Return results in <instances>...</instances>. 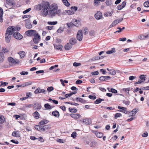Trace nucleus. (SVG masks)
<instances>
[{
  "instance_id": "f257e3e1",
  "label": "nucleus",
  "mask_w": 149,
  "mask_h": 149,
  "mask_svg": "<svg viewBox=\"0 0 149 149\" xmlns=\"http://www.w3.org/2000/svg\"><path fill=\"white\" fill-rule=\"evenodd\" d=\"M58 8L56 4L54 3L50 5L48 2L45 1H43L41 4L36 5L34 7L35 10H41L40 14L44 17L46 16L48 14V10H56Z\"/></svg>"
},
{
  "instance_id": "f03ea898",
  "label": "nucleus",
  "mask_w": 149,
  "mask_h": 149,
  "mask_svg": "<svg viewBox=\"0 0 149 149\" xmlns=\"http://www.w3.org/2000/svg\"><path fill=\"white\" fill-rule=\"evenodd\" d=\"M13 28L11 29L8 27L6 30V32L5 34V40L6 42L9 43L10 41V35L13 34V32L14 31Z\"/></svg>"
},
{
  "instance_id": "7ed1b4c3",
  "label": "nucleus",
  "mask_w": 149,
  "mask_h": 149,
  "mask_svg": "<svg viewBox=\"0 0 149 149\" xmlns=\"http://www.w3.org/2000/svg\"><path fill=\"white\" fill-rule=\"evenodd\" d=\"M8 61L9 62V65L11 66H14L16 64H18L19 61L17 59H14L11 57H9L8 58Z\"/></svg>"
},
{
  "instance_id": "20e7f679",
  "label": "nucleus",
  "mask_w": 149,
  "mask_h": 149,
  "mask_svg": "<svg viewBox=\"0 0 149 149\" xmlns=\"http://www.w3.org/2000/svg\"><path fill=\"white\" fill-rule=\"evenodd\" d=\"M37 32L35 30H29L26 32V33L27 36H34Z\"/></svg>"
},
{
  "instance_id": "39448f33",
  "label": "nucleus",
  "mask_w": 149,
  "mask_h": 149,
  "mask_svg": "<svg viewBox=\"0 0 149 149\" xmlns=\"http://www.w3.org/2000/svg\"><path fill=\"white\" fill-rule=\"evenodd\" d=\"M12 34H13V36L15 38L19 40L22 39L23 38V36L17 32H13Z\"/></svg>"
},
{
  "instance_id": "423d86ee",
  "label": "nucleus",
  "mask_w": 149,
  "mask_h": 149,
  "mask_svg": "<svg viewBox=\"0 0 149 149\" xmlns=\"http://www.w3.org/2000/svg\"><path fill=\"white\" fill-rule=\"evenodd\" d=\"M40 36L38 34V33H37L34 36V37L33 38V40L35 44H37L40 41Z\"/></svg>"
},
{
  "instance_id": "0eeeda50",
  "label": "nucleus",
  "mask_w": 149,
  "mask_h": 149,
  "mask_svg": "<svg viewBox=\"0 0 149 149\" xmlns=\"http://www.w3.org/2000/svg\"><path fill=\"white\" fill-rule=\"evenodd\" d=\"M83 35L82 31L81 30H79L78 31L77 34V39L80 41L82 40Z\"/></svg>"
},
{
  "instance_id": "6e6552de",
  "label": "nucleus",
  "mask_w": 149,
  "mask_h": 149,
  "mask_svg": "<svg viewBox=\"0 0 149 149\" xmlns=\"http://www.w3.org/2000/svg\"><path fill=\"white\" fill-rule=\"evenodd\" d=\"M34 93L35 94L39 93H46V91L44 89H41L40 88H37L34 91Z\"/></svg>"
},
{
  "instance_id": "1a4fd4ad",
  "label": "nucleus",
  "mask_w": 149,
  "mask_h": 149,
  "mask_svg": "<svg viewBox=\"0 0 149 149\" xmlns=\"http://www.w3.org/2000/svg\"><path fill=\"white\" fill-rule=\"evenodd\" d=\"M82 122L84 124L89 125L91 123L92 121L91 119L87 118L83 119Z\"/></svg>"
},
{
  "instance_id": "9d476101",
  "label": "nucleus",
  "mask_w": 149,
  "mask_h": 149,
  "mask_svg": "<svg viewBox=\"0 0 149 149\" xmlns=\"http://www.w3.org/2000/svg\"><path fill=\"white\" fill-rule=\"evenodd\" d=\"M95 17L97 19L99 20L102 17V14L101 12L98 11L95 15Z\"/></svg>"
},
{
  "instance_id": "9b49d317",
  "label": "nucleus",
  "mask_w": 149,
  "mask_h": 149,
  "mask_svg": "<svg viewBox=\"0 0 149 149\" xmlns=\"http://www.w3.org/2000/svg\"><path fill=\"white\" fill-rule=\"evenodd\" d=\"M6 3L8 6L10 7V8H11L15 4L13 0H6Z\"/></svg>"
},
{
  "instance_id": "f8f14e48",
  "label": "nucleus",
  "mask_w": 149,
  "mask_h": 149,
  "mask_svg": "<svg viewBox=\"0 0 149 149\" xmlns=\"http://www.w3.org/2000/svg\"><path fill=\"white\" fill-rule=\"evenodd\" d=\"M111 78L109 76H101L99 77V79L100 81H106L107 80H109Z\"/></svg>"
},
{
  "instance_id": "ddd939ff",
  "label": "nucleus",
  "mask_w": 149,
  "mask_h": 149,
  "mask_svg": "<svg viewBox=\"0 0 149 149\" xmlns=\"http://www.w3.org/2000/svg\"><path fill=\"white\" fill-rule=\"evenodd\" d=\"M139 110L137 108H136L132 110L131 112L129 113V116L131 115L132 116H134L138 111Z\"/></svg>"
},
{
  "instance_id": "4468645a",
  "label": "nucleus",
  "mask_w": 149,
  "mask_h": 149,
  "mask_svg": "<svg viewBox=\"0 0 149 149\" xmlns=\"http://www.w3.org/2000/svg\"><path fill=\"white\" fill-rule=\"evenodd\" d=\"M72 22H73V25L79 27L80 25V22L75 19L73 20Z\"/></svg>"
},
{
  "instance_id": "2eb2a0df",
  "label": "nucleus",
  "mask_w": 149,
  "mask_h": 149,
  "mask_svg": "<svg viewBox=\"0 0 149 149\" xmlns=\"http://www.w3.org/2000/svg\"><path fill=\"white\" fill-rule=\"evenodd\" d=\"M70 116L74 118H79L80 117V115L78 113H71Z\"/></svg>"
},
{
  "instance_id": "dca6fc26",
  "label": "nucleus",
  "mask_w": 149,
  "mask_h": 149,
  "mask_svg": "<svg viewBox=\"0 0 149 149\" xmlns=\"http://www.w3.org/2000/svg\"><path fill=\"white\" fill-rule=\"evenodd\" d=\"M77 41L75 38H72L69 40V43L72 45H74L76 44Z\"/></svg>"
},
{
  "instance_id": "f3484780",
  "label": "nucleus",
  "mask_w": 149,
  "mask_h": 149,
  "mask_svg": "<svg viewBox=\"0 0 149 149\" xmlns=\"http://www.w3.org/2000/svg\"><path fill=\"white\" fill-rule=\"evenodd\" d=\"M72 47V45L70 43H67L65 46V49L67 50L70 49Z\"/></svg>"
},
{
  "instance_id": "a211bd4d",
  "label": "nucleus",
  "mask_w": 149,
  "mask_h": 149,
  "mask_svg": "<svg viewBox=\"0 0 149 149\" xmlns=\"http://www.w3.org/2000/svg\"><path fill=\"white\" fill-rule=\"evenodd\" d=\"M34 108L37 109H40L41 108V106L40 104L38 103H35L34 105Z\"/></svg>"
},
{
  "instance_id": "6ab92c4d",
  "label": "nucleus",
  "mask_w": 149,
  "mask_h": 149,
  "mask_svg": "<svg viewBox=\"0 0 149 149\" xmlns=\"http://www.w3.org/2000/svg\"><path fill=\"white\" fill-rule=\"evenodd\" d=\"M12 135L17 137H19L20 136L19 131H14L12 133Z\"/></svg>"
},
{
  "instance_id": "aec40b11",
  "label": "nucleus",
  "mask_w": 149,
  "mask_h": 149,
  "mask_svg": "<svg viewBox=\"0 0 149 149\" xmlns=\"http://www.w3.org/2000/svg\"><path fill=\"white\" fill-rule=\"evenodd\" d=\"M33 117L36 119H38L39 118L40 114L37 111H35L32 114Z\"/></svg>"
},
{
  "instance_id": "412c9836",
  "label": "nucleus",
  "mask_w": 149,
  "mask_h": 149,
  "mask_svg": "<svg viewBox=\"0 0 149 149\" xmlns=\"http://www.w3.org/2000/svg\"><path fill=\"white\" fill-rule=\"evenodd\" d=\"M54 48L57 50H62L63 48V46L61 45H54Z\"/></svg>"
},
{
  "instance_id": "4be33fe9",
  "label": "nucleus",
  "mask_w": 149,
  "mask_h": 149,
  "mask_svg": "<svg viewBox=\"0 0 149 149\" xmlns=\"http://www.w3.org/2000/svg\"><path fill=\"white\" fill-rule=\"evenodd\" d=\"M49 15L51 17H53L55 16V11L56 10H48Z\"/></svg>"
},
{
  "instance_id": "5701e85b",
  "label": "nucleus",
  "mask_w": 149,
  "mask_h": 149,
  "mask_svg": "<svg viewBox=\"0 0 149 149\" xmlns=\"http://www.w3.org/2000/svg\"><path fill=\"white\" fill-rule=\"evenodd\" d=\"M52 114L53 116L57 118H58L60 115L59 112L56 110L53 111Z\"/></svg>"
},
{
  "instance_id": "b1692460",
  "label": "nucleus",
  "mask_w": 149,
  "mask_h": 149,
  "mask_svg": "<svg viewBox=\"0 0 149 149\" xmlns=\"http://www.w3.org/2000/svg\"><path fill=\"white\" fill-rule=\"evenodd\" d=\"M42 132L46 131L48 129L50 128V126L49 125H46L44 126H42Z\"/></svg>"
},
{
  "instance_id": "393cba45",
  "label": "nucleus",
  "mask_w": 149,
  "mask_h": 149,
  "mask_svg": "<svg viewBox=\"0 0 149 149\" xmlns=\"http://www.w3.org/2000/svg\"><path fill=\"white\" fill-rule=\"evenodd\" d=\"M63 13L64 14L70 15L73 14L74 13V12L72 10H65Z\"/></svg>"
},
{
  "instance_id": "a878e982",
  "label": "nucleus",
  "mask_w": 149,
  "mask_h": 149,
  "mask_svg": "<svg viewBox=\"0 0 149 149\" xmlns=\"http://www.w3.org/2000/svg\"><path fill=\"white\" fill-rule=\"evenodd\" d=\"M49 121L47 120H43L40 121L39 123V124L40 125V126L43 125L45 124H47L48 123Z\"/></svg>"
},
{
  "instance_id": "bb28decb",
  "label": "nucleus",
  "mask_w": 149,
  "mask_h": 149,
  "mask_svg": "<svg viewBox=\"0 0 149 149\" xmlns=\"http://www.w3.org/2000/svg\"><path fill=\"white\" fill-rule=\"evenodd\" d=\"M9 27L11 29H13V28L14 29V31H13V32H17V31H19L21 29V28L20 27H18V26H16V28H15L13 26Z\"/></svg>"
},
{
  "instance_id": "cd10ccee",
  "label": "nucleus",
  "mask_w": 149,
  "mask_h": 149,
  "mask_svg": "<svg viewBox=\"0 0 149 149\" xmlns=\"http://www.w3.org/2000/svg\"><path fill=\"white\" fill-rule=\"evenodd\" d=\"M4 55L3 52L0 53V63H2L4 59Z\"/></svg>"
},
{
  "instance_id": "c85d7f7f",
  "label": "nucleus",
  "mask_w": 149,
  "mask_h": 149,
  "mask_svg": "<svg viewBox=\"0 0 149 149\" xmlns=\"http://www.w3.org/2000/svg\"><path fill=\"white\" fill-rule=\"evenodd\" d=\"M18 54H19L21 58H23L24 57L25 52L23 51H21L19 52Z\"/></svg>"
},
{
  "instance_id": "c756f323",
  "label": "nucleus",
  "mask_w": 149,
  "mask_h": 149,
  "mask_svg": "<svg viewBox=\"0 0 149 149\" xmlns=\"http://www.w3.org/2000/svg\"><path fill=\"white\" fill-rule=\"evenodd\" d=\"M45 108L47 110H50L53 108V107H51L49 104H46L44 105Z\"/></svg>"
},
{
  "instance_id": "7c9ffc66",
  "label": "nucleus",
  "mask_w": 149,
  "mask_h": 149,
  "mask_svg": "<svg viewBox=\"0 0 149 149\" xmlns=\"http://www.w3.org/2000/svg\"><path fill=\"white\" fill-rule=\"evenodd\" d=\"M35 128L38 131L40 132H42V126L37 125H36L35 127Z\"/></svg>"
},
{
  "instance_id": "2f4dec72",
  "label": "nucleus",
  "mask_w": 149,
  "mask_h": 149,
  "mask_svg": "<svg viewBox=\"0 0 149 149\" xmlns=\"http://www.w3.org/2000/svg\"><path fill=\"white\" fill-rule=\"evenodd\" d=\"M115 48H113L111 49V50L107 51L106 52V53L107 54H109L114 53L115 52Z\"/></svg>"
},
{
  "instance_id": "473e14b6",
  "label": "nucleus",
  "mask_w": 149,
  "mask_h": 149,
  "mask_svg": "<svg viewBox=\"0 0 149 149\" xmlns=\"http://www.w3.org/2000/svg\"><path fill=\"white\" fill-rule=\"evenodd\" d=\"M104 101V99L98 98L95 101L94 103L95 104H98L100 103L102 101Z\"/></svg>"
},
{
  "instance_id": "72a5a7b5",
  "label": "nucleus",
  "mask_w": 149,
  "mask_h": 149,
  "mask_svg": "<svg viewBox=\"0 0 149 149\" xmlns=\"http://www.w3.org/2000/svg\"><path fill=\"white\" fill-rule=\"evenodd\" d=\"M116 73V71L113 69H111L109 72V74L112 75H114Z\"/></svg>"
},
{
  "instance_id": "f704fd0d",
  "label": "nucleus",
  "mask_w": 149,
  "mask_h": 149,
  "mask_svg": "<svg viewBox=\"0 0 149 149\" xmlns=\"http://www.w3.org/2000/svg\"><path fill=\"white\" fill-rule=\"evenodd\" d=\"M96 135L97 137L99 138H101L103 136V134L102 132H98L96 133Z\"/></svg>"
},
{
  "instance_id": "c9c22d12",
  "label": "nucleus",
  "mask_w": 149,
  "mask_h": 149,
  "mask_svg": "<svg viewBox=\"0 0 149 149\" xmlns=\"http://www.w3.org/2000/svg\"><path fill=\"white\" fill-rule=\"evenodd\" d=\"M62 1L64 4L66 6L68 7L70 6V4L67 0H62Z\"/></svg>"
},
{
  "instance_id": "e433bc0d",
  "label": "nucleus",
  "mask_w": 149,
  "mask_h": 149,
  "mask_svg": "<svg viewBox=\"0 0 149 149\" xmlns=\"http://www.w3.org/2000/svg\"><path fill=\"white\" fill-rule=\"evenodd\" d=\"M97 143L96 142L93 141L90 144L91 147H95L97 145Z\"/></svg>"
},
{
  "instance_id": "4c0bfd02",
  "label": "nucleus",
  "mask_w": 149,
  "mask_h": 149,
  "mask_svg": "<svg viewBox=\"0 0 149 149\" xmlns=\"http://www.w3.org/2000/svg\"><path fill=\"white\" fill-rule=\"evenodd\" d=\"M26 27L27 29H30L32 28V26L30 23L28 22L26 24Z\"/></svg>"
},
{
  "instance_id": "58836bf2",
  "label": "nucleus",
  "mask_w": 149,
  "mask_h": 149,
  "mask_svg": "<svg viewBox=\"0 0 149 149\" xmlns=\"http://www.w3.org/2000/svg\"><path fill=\"white\" fill-rule=\"evenodd\" d=\"M4 117L3 116L0 115V123L2 124L4 123Z\"/></svg>"
},
{
  "instance_id": "ea45409f",
  "label": "nucleus",
  "mask_w": 149,
  "mask_h": 149,
  "mask_svg": "<svg viewBox=\"0 0 149 149\" xmlns=\"http://www.w3.org/2000/svg\"><path fill=\"white\" fill-rule=\"evenodd\" d=\"M101 57H100L99 56H95V57H93L92 59V61H95V60H98V59H101L103 57H102V56H101Z\"/></svg>"
},
{
  "instance_id": "a19ab883",
  "label": "nucleus",
  "mask_w": 149,
  "mask_h": 149,
  "mask_svg": "<svg viewBox=\"0 0 149 149\" xmlns=\"http://www.w3.org/2000/svg\"><path fill=\"white\" fill-rule=\"evenodd\" d=\"M61 14V10L60 9L58 10V9L55 11V15H57L60 16Z\"/></svg>"
},
{
  "instance_id": "79ce46f5",
  "label": "nucleus",
  "mask_w": 149,
  "mask_h": 149,
  "mask_svg": "<svg viewBox=\"0 0 149 149\" xmlns=\"http://www.w3.org/2000/svg\"><path fill=\"white\" fill-rule=\"evenodd\" d=\"M57 23V22L56 21L55 22H48L47 23L49 25H55Z\"/></svg>"
},
{
  "instance_id": "37998d69",
  "label": "nucleus",
  "mask_w": 149,
  "mask_h": 149,
  "mask_svg": "<svg viewBox=\"0 0 149 149\" xmlns=\"http://www.w3.org/2000/svg\"><path fill=\"white\" fill-rule=\"evenodd\" d=\"M144 6L146 7H149V1H147L143 3Z\"/></svg>"
},
{
  "instance_id": "c03bdc74",
  "label": "nucleus",
  "mask_w": 149,
  "mask_h": 149,
  "mask_svg": "<svg viewBox=\"0 0 149 149\" xmlns=\"http://www.w3.org/2000/svg\"><path fill=\"white\" fill-rule=\"evenodd\" d=\"M130 90V88H123V90L126 93L129 94V91Z\"/></svg>"
},
{
  "instance_id": "a18cd8bd",
  "label": "nucleus",
  "mask_w": 149,
  "mask_h": 149,
  "mask_svg": "<svg viewBox=\"0 0 149 149\" xmlns=\"http://www.w3.org/2000/svg\"><path fill=\"white\" fill-rule=\"evenodd\" d=\"M69 110L70 111V112L75 113H76L77 111V110L75 109H71L70 108H69Z\"/></svg>"
},
{
  "instance_id": "49530a36",
  "label": "nucleus",
  "mask_w": 149,
  "mask_h": 149,
  "mask_svg": "<svg viewBox=\"0 0 149 149\" xmlns=\"http://www.w3.org/2000/svg\"><path fill=\"white\" fill-rule=\"evenodd\" d=\"M122 116V114L120 113H117L115 114L114 118L117 119L118 118Z\"/></svg>"
},
{
  "instance_id": "de8ad7c7",
  "label": "nucleus",
  "mask_w": 149,
  "mask_h": 149,
  "mask_svg": "<svg viewBox=\"0 0 149 149\" xmlns=\"http://www.w3.org/2000/svg\"><path fill=\"white\" fill-rule=\"evenodd\" d=\"M65 103H67V104H71L72 105H75V106H77V105H79V104L78 103H74V102L72 103V102H65Z\"/></svg>"
},
{
  "instance_id": "09e8293b",
  "label": "nucleus",
  "mask_w": 149,
  "mask_h": 149,
  "mask_svg": "<svg viewBox=\"0 0 149 149\" xmlns=\"http://www.w3.org/2000/svg\"><path fill=\"white\" fill-rule=\"evenodd\" d=\"M106 3L107 5L110 6L112 4V1L111 0H107Z\"/></svg>"
},
{
  "instance_id": "8fccbe9b",
  "label": "nucleus",
  "mask_w": 149,
  "mask_h": 149,
  "mask_svg": "<svg viewBox=\"0 0 149 149\" xmlns=\"http://www.w3.org/2000/svg\"><path fill=\"white\" fill-rule=\"evenodd\" d=\"M141 89L143 90H149V86L146 87H142L141 88H140L139 90H141Z\"/></svg>"
},
{
  "instance_id": "3c124183",
  "label": "nucleus",
  "mask_w": 149,
  "mask_h": 149,
  "mask_svg": "<svg viewBox=\"0 0 149 149\" xmlns=\"http://www.w3.org/2000/svg\"><path fill=\"white\" fill-rule=\"evenodd\" d=\"M109 92L114 93H116L117 92V91L116 90L112 88H111L110 90H109Z\"/></svg>"
},
{
  "instance_id": "603ef678",
  "label": "nucleus",
  "mask_w": 149,
  "mask_h": 149,
  "mask_svg": "<svg viewBox=\"0 0 149 149\" xmlns=\"http://www.w3.org/2000/svg\"><path fill=\"white\" fill-rule=\"evenodd\" d=\"M139 78L141 81H144L145 80L146 77L144 75H141L140 76Z\"/></svg>"
},
{
  "instance_id": "864d4df0",
  "label": "nucleus",
  "mask_w": 149,
  "mask_h": 149,
  "mask_svg": "<svg viewBox=\"0 0 149 149\" xmlns=\"http://www.w3.org/2000/svg\"><path fill=\"white\" fill-rule=\"evenodd\" d=\"M81 65V64L80 63H77V62H74L73 64V65L75 67H77L80 66Z\"/></svg>"
},
{
  "instance_id": "5fc2aeb1",
  "label": "nucleus",
  "mask_w": 149,
  "mask_h": 149,
  "mask_svg": "<svg viewBox=\"0 0 149 149\" xmlns=\"http://www.w3.org/2000/svg\"><path fill=\"white\" fill-rule=\"evenodd\" d=\"M67 26H68V28H71L73 26V24L71 23H67L66 24Z\"/></svg>"
},
{
  "instance_id": "6e6d98bb",
  "label": "nucleus",
  "mask_w": 149,
  "mask_h": 149,
  "mask_svg": "<svg viewBox=\"0 0 149 149\" xmlns=\"http://www.w3.org/2000/svg\"><path fill=\"white\" fill-rule=\"evenodd\" d=\"M63 31V28L61 27H60L57 30V32L58 33H61Z\"/></svg>"
},
{
  "instance_id": "4d7b16f0",
  "label": "nucleus",
  "mask_w": 149,
  "mask_h": 149,
  "mask_svg": "<svg viewBox=\"0 0 149 149\" xmlns=\"http://www.w3.org/2000/svg\"><path fill=\"white\" fill-rule=\"evenodd\" d=\"M31 83H32L30 81L27 82H26L24 84V87H25V86H26L29 85H31Z\"/></svg>"
},
{
  "instance_id": "13d9d810",
  "label": "nucleus",
  "mask_w": 149,
  "mask_h": 149,
  "mask_svg": "<svg viewBox=\"0 0 149 149\" xmlns=\"http://www.w3.org/2000/svg\"><path fill=\"white\" fill-rule=\"evenodd\" d=\"M88 97L91 99H93V100H94L96 98V96H92L91 95H89L88 96Z\"/></svg>"
},
{
  "instance_id": "bf43d9fd",
  "label": "nucleus",
  "mask_w": 149,
  "mask_h": 149,
  "mask_svg": "<svg viewBox=\"0 0 149 149\" xmlns=\"http://www.w3.org/2000/svg\"><path fill=\"white\" fill-rule=\"evenodd\" d=\"M31 10V8H28V9L26 10L23 11V13L24 14H26L29 12Z\"/></svg>"
},
{
  "instance_id": "052dcab7",
  "label": "nucleus",
  "mask_w": 149,
  "mask_h": 149,
  "mask_svg": "<svg viewBox=\"0 0 149 149\" xmlns=\"http://www.w3.org/2000/svg\"><path fill=\"white\" fill-rule=\"evenodd\" d=\"M89 33L90 35L91 36H93L94 35L95 31L93 30L90 31Z\"/></svg>"
},
{
  "instance_id": "680f3d73",
  "label": "nucleus",
  "mask_w": 149,
  "mask_h": 149,
  "mask_svg": "<svg viewBox=\"0 0 149 149\" xmlns=\"http://www.w3.org/2000/svg\"><path fill=\"white\" fill-rule=\"evenodd\" d=\"M143 82V81H141V79H140L139 80H138V81L137 82H136L134 83V84L135 86H136V84H140L142 83Z\"/></svg>"
},
{
  "instance_id": "e2e57ef3",
  "label": "nucleus",
  "mask_w": 149,
  "mask_h": 149,
  "mask_svg": "<svg viewBox=\"0 0 149 149\" xmlns=\"http://www.w3.org/2000/svg\"><path fill=\"white\" fill-rule=\"evenodd\" d=\"M77 133L76 132H73L71 134V136L74 138L76 137V136Z\"/></svg>"
},
{
  "instance_id": "0e129e2a",
  "label": "nucleus",
  "mask_w": 149,
  "mask_h": 149,
  "mask_svg": "<svg viewBox=\"0 0 149 149\" xmlns=\"http://www.w3.org/2000/svg\"><path fill=\"white\" fill-rule=\"evenodd\" d=\"M77 7L76 6H72L71 8V9L72 10H74L75 11L77 10Z\"/></svg>"
},
{
  "instance_id": "69168bd1",
  "label": "nucleus",
  "mask_w": 149,
  "mask_h": 149,
  "mask_svg": "<svg viewBox=\"0 0 149 149\" xmlns=\"http://www.w3.org/2000/svg\"><path fill=\"white\" fill-rule=\"evenodd\" d=\"M54 89V88L52 86H50L47 88V91L49 92H51Z\"/></svg>"
},
{
  "instance_id": "338daca9",
  "label": "nucleus",
  "mask_w": 149,
  "mask_h": 149,
  "mask_svg": "<svg viewBox=\"0 0 149 149\" xmlns=\"http://www.w3.org/2000/svg\"><path fill=\"white\" fill-rule=\"evenodd\" d=\"M99 72L98 71H96L91 72V74L92 75H96L98 74Z\"/></svg>"
},
{
  "instance_id": "774afa93",
  "label": "nucleus",
  "mask_w": 149,
  "mask_h": 149,
  "mask_svg": "<svg viewBox=\"0 0 149 149\" xmlns=\"http://www.w3.org/2000/svg\"><path fill=\"white\" fill-rule=\"evenodd\" d=\"M123 103L127 105H129L130 104V102L128 100H124L123 101Z\"/></svg>"
}]
</instances>
